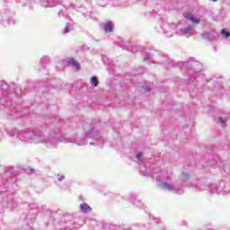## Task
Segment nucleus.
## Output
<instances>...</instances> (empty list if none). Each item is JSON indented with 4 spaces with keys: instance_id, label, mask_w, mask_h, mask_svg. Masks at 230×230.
I'll list each match as a JSON object with an SVG mask.
<instances>
[{
    "instance_id": "nucleus-1",
    "label": "nucleus",
    "mask_w": 230,
    "mask_h": 230,
    "mask_svg": "<svg viewBox=\"0 0 230 230\" xmlns=\"http://www.w3.org/2000/svg\"><path fill=\"white\" fill-rule=\"evenodd\" d=\"M80 209L83 213H91L93 211V208L87 203H84L80 205Z\"/></svg>"
},
{
    "instance_id": "nucleus-2",
    "label": "nucleus",
    "mask_w": 230,
    "mask_h": 230,
    "mask_svg": "<svg viewBox=\"0 0 230 230\" xmlns=\"http://www.w3.org/2000/svg\"><path fill=\"white\" fill-rule=\"evenodd\" d=\"M68 64H70V66H73L74 67H75V69L77 71H80L81 66H80V63L75 59H71L68 61Z\"/></svg>"
},
{
    "instance_id": "nucleus-3",
    "label": "nucleus",
    "mask_w": 230,
    "mask_h": 230,
    "mask_svg": "<svg viewBox=\"0 0 230 230\" xmlns=\"http://www.w3.org/2000/svg\"><path fill=\"white\" fill-rule=\"evenodd\" d=\"M104 30H105L106 33H111V31H112V22H107L104 24Z\"/></svg>"
},
{
    "instance_id": "nucleus-4",
    "label": "nucleus",
    "mask_w": 230,
    "mask_h": 230,
    "mask_svg": "<svg viewBox=\"0 0 230 230\" xmlns=\"http://www.w3.org/2000/svg\"><path fill=\"white\" fill-rule=\"evenodd\" d=\"M183 17H185V19H188V21H190L193 18V14L191 13H184Z\"/></svg>"
},
{
    "instance_id": "nucleus-5",
    "label": "nucleus",
    "mask_w": 230,
    "mask_h": 230,
    "mask_svg": "<svg viewBox=\"0 0 230 230\" xmlns=\"http://www.w3.org/2000/svg\"><path fill=\"white\" fill-rule=\"evenodd\" d=\"M91 83L94 85V87H98V84H99V82H98V78L97 77H92L91 78Z\"/></svg>"
},
{
    "instance_id": "nucleus-6",
    "label": "nucleus",
    "mask_w": 230,
    "mask_h": 230,
    "mask_svg": "<svg viewBox=\"0 0 230 230\" xmlns=\"http://www.w3.org/2000/svg\"><path fill=\"white\" fill-rule=\"evenodd\" d=\"M163 187H164L165 190H173V188L172 187V185H171L170 183H168V182H164V183H163Z\"/></svg>"
},
{
    "instance_id": "nucleus-7",
    "label": "nucleus",
    "mask_w": 230,
    "mask_h": 230,
    "mask_svg": "<svg viewBox=\"0 0 230 230\" xmlns=\"http://www.w3.org/2000/svg\"><path fill=\"white\" fill-rule=\"evenodd\" d=\"M191 22H193L194 24H200V20L195 18V16H192V18H190Z\"/></svg>"
},
{
    "instance_id": "nucleus-8",
    "label": "nucleus",
    "mask_w": 230,
    "mask_h": 230,
    "mask_svg": "<svg viewBox=\"0 0 230 230\" xmlns=\"http://www.w3.org/2000/svg\"><path fill=\"white\" fill-rule=\"evenodd\" d=\"M221 35H225V36H226V39H229V37H230V33L227 32V31H226V29H223V30L221 31Z\"/></svg>"
},
{
    "instance_id": "nucleus-9",
    "label": "nucleus",
    "mask_w": 230,
    "mask_h": 230,
    "mask_svg": "<svg viewBox=\"0 0 230 230\" xmlns=\"http://www.w3.org/2000/svg\"><path fill=\"white\" fill-rule=\"evenodd\" d=\"M193 30L192 27H188L187 29H181V31H183L184 34L190 33Z\"/></svg>"
},
{
    "instance_id": "nucleus-10",
    "label": "nucleus",
    "mask_w": 230,
    "mask_h": 230,
    "mask_svg": "<svg viewBox=\"0 0 230 230\" xmlns=\"http://www.w3.org/2000/svg\"><path fill=\"white\" fill-rule=\"evenodd\" d=\"M219 121L221 122V123H226L227 121L226 120V119H224V118H222V117H219Z\"/></svg>"
},
{
    "instance_id": "nucleus-11",
    "label": "nucleus",
    "mask_w": 230,
    "mask_h": 230,
    "mask_svg": "<svg viewBox=\"0 0 230 230\" xmlns=\"http://www.w3.org/2000/svg\"><path fill=\"white\" fill-rule=\"evenodd\" d=\"M141 157H143V154L141 153L137 154V158L141 159Z\"/></svg>"
},
{
    "instance_id": "nucleus-12",
    "label": "nucleus",
    "mask_w": 230,
    "mask_h": 230,
    "mask_svg": "<svg viewBox=\"0 0 230 230\" xmlns=\"http://www.w3.org/2000/svg\"><path fill=\"white\" fill-rule=\"evenodd\" d=\"M65 31H66V33H69V31H70L69 27H66Z\"/></svg>"
},
{
    "instance_id": "nucleus-13",
    "label": "nucleus",
    "mask_w": 230,
    "mask_h": 230,
    "mask_svg": "<svg viewBox=\"0 0 230 230\" xmlns=\"http://www.w3.org/2000/svg\"><path fill=\"white\" fill-rule=\"evenodd\" d=\"M64 179V176H61V178L58 179V181L60 182Z\"/></svg>"
},
{
    "instance_id": "nucleus-14",
    "label": "nucleus",
    "mask_w": 230,
    "mask_h": 230,
    "mask_svg": "<svg viewBox=\"0 0 230 230\" xmlns=\"http://www.w3.org/2000/svg\"><path fill=\"white\" fill-rule=\"evenodd\" d=\"M214 3H217V0H212Z\"/></svg>"
}]
</instances>
